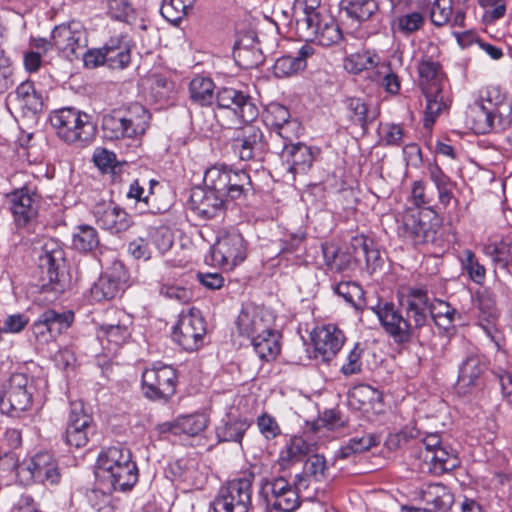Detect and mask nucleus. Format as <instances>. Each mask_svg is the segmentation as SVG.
Returning <instances> with one entry per match:
<instances>
[{
	"label": "nucleus",
	"mask_w": 512,
	"mask_h": 512,
	"mask_svg": "<svg viewBox=\"0 0 512 512\" xmlns=\"http://www.w3.org/2000/svg\"><path fill=\"white\" fill-rule=\"evenodd\" d=\"M402 306L405 309L406 317L392 302L379 301L370 307L384 331L397 344L408 343L413 338L419 337L422 329L427 326L425 300L420 291H413L410 288Z\"/></svg>",
	"instance_id": "nucleus-1"
},
{
	"label": "nucleus",
	"mask_w": 512,
	"mask_h": 512,
	"mask_svg": "<svg viewBox=\"0 0 512 512\" xmlns=\"http://www.w3.org/2000/svg\"><path fill=\"white\" fill-rule=\"evenodd\" d=\"M470 119L477 134L504 131L512 123V103L499 86H489L472 106Z\"/></svg>",
	"instance_id": "nucleus-2"
},
{
	"label": "nucleus",
	"mask_w": 512,
	"mask_h": 512,
	"mask_svg": "<svg viewBox=\"0 0 512 512\" xmlns=\"http://www.w3.org/2000/svg\"><path fill=\"white\" fill-rule=\"evenodd\" d=\"M64 262V251L58 242L46 240L38 257V267L42 274L41 292L47 294V301L56 300L69 285Z\"/></svg>",
	"instance_id": "nucleus-3"
},
{
	"label": "nucleus",
	"mask_w": 512,
	"mask_h": 512,
	"mask_svg": "<svg viewBox=\"0 0 512 512\" xmlns=\"http://www.w3.org/2000/svg\"><path fill=\"white\" fill-rule=\"evenodd\" d=\"M296 31L306 42L317 41L324 47L336 45L343 39L335 20L327 14H321L317 8V0L303 7L302 15L296 19Z\"/></svg>",
	"instance_id": "nucleus-4"
},
{
	"label": "nucleus",
	"mask_w": 512,
	"mask_h": 512,
	"mask_svg": "<svg viewBox=\"0 0 512 512\" xmlns=\"http://www.w3.org/2000/svg\"><path fill=\"white\" fill-rule=\"evenodd\" d=\"M50 122L58 137L69 144L84 147L96 137L97 127L91 116L74 107L53 111Z\"/></svg>",
	"instance_id": "nucleus-5"
},
{
	"label": "nucleus",
	"mask_w": 512,
	"mask_h": 512,
	"mask_svg": "<svg viewBox=\"0 0 512 512\" xmlns=\"http://www.w3.org/2000/svg\"><path fill=\"white\" fill-rule=\"evenodd\" d=\"M150 113L142 105H134L126 113L112 112L103 116L102 130L106 139H137L145 134Z\"/></svg>",
	"instance_id": "nucleus-6"
},
{
	"label": "nucleus",
	"mask_w": 512,
	"mask_h": 512,
	"mask_svg": "<svg viewBox=\"0 0 512 512\" xmlns=\"http://www.w3.org/2000/svg\"><path fill=\"white\" fill-rule=\"evenodd\" d=\"M251 474L229 480L222 485L213 500L214 512H249L252 508Z\"/></svg>",
	"instance_id": "nucleus-7"
},
{
	"label": "nucleus",
	"mask_w": 512,
	"mask_h": 512,
	"mask_svg": "<svg viewBox=\"0 0 512 512\" xmlns=\"http://www.w3.org/2000/svg\"><path fill=\"white\" fill-rule=\"evenodd\" d=\"M132 45L125 36L110 38L103 47L86 51L83 55L87 68L104 65L112 70H123L132 58Z\"/></svg>",
	"instance_id": "nucleus-8"
},
{
	"label": "nucleus",
	"mask_w": 512,
	"mask_h": 512,
	"mask_svg": "<svg viewBox=\"0 0 512 512\" xmlns=\"http://www.w3.org/2000/svg\"><path fill=\"white\" fill-rule=\"evenodd\" d=\"M16 477L23 485L39 482L53 486L59 484L61 473L50 453L39 452L16 466Z\"/></svg>",
	"instance_id": "nucleus-9"
},
{
	"label": "nucleus",
	"mask_w": 512,
	"mask_h": 512,
	"mask_svg": "<svg viewBox=\"0 0 512 512\" xmlns=\"http://www.w3.org/2000/svg\"><path fill=\"white\" fill-rule=\"evenodd\" d=\"M177 382L176 370L166 364H154L142 373L143 394L150 400L168 401L176 392Z\"/></svg>",
	"instance_id": "nucleus-10"
},
{
	"label": "nucleus",
	"mask_w": 512,
	"mask_h": 512,
	"mask_svg": "<svg viewBox=\"0 0 512 512\" xmlns=\"http://www.w3.org/2000/svg\"><path fill=\"white\" fill-rule=\"evenodd\" d=\"M29 379L23 373L12 374L3 385L0 393V409L3 413L17 417L32 404Z\"/></svg>",
	"instance_id": "nucleus-11"
},
{
	"label": "nucleus",
	"mask_w": 512,
	"mask_h": 512,
	"mask_svg": "<svg viewBox=\"0 0 512 512\" xmlns=\"http://www.w3.org/2000/svg\"><path fill=\"white\" fill-rule=\"evenodd\" d=\"M247 246L238 231H228L217 237L211 247L213 261L223 269L232 270L246 258Z\"/></svg>",
	"instance_id": "nucleus-12"
},
{
	"label": "nucleus",
	"mask_w": 512,
	"mask_h": 512,
	"mask_svg": "<svg viewBox=\"0 0 512 512\" xmlns=\"http://www.w3.org/2000/svg\"><path fill=\"white\" fill-rule=\"evenodd\" d=\"M232 149L242 161L260 162L264 159L268 147L261 129L254 125H246L236 131Z\"/></svg>",
	"instance_id": "nucleus-13"
},
{
	"label": "nucleus",
	"mask_w": 512,
	"mask_h": 512,
	"mask_svg": "<svg viewBox=\"0 0 512 512\" xmlns=\"http://www.w3.org/2000/svg\"><path fill=\"white\" fill-rule=\"evenodd\" d=\"M93 433V418L85 411L83 402H71L64 436L66 444L76 448L84 447Z\"/></svg>",
	"instance_id": "nucleus-14"
},
{
	"label": "nucleus",
	"mask_w": 512,
	"mask_h": 512,
	"mask_svg": "<svg viewBox=\"0 0 512 512\" xmlns=\"http://www.w3.org/2000/svg\"><path fill=\"white\" fill-rule=\"evenodd\" d=\"M206 328L202 317L194 312L182 313L172 332L173 340L186 351H195L203 344Z\"/></svg>",
	"instance_id": "nucleus-15"
},
{
	"label": "nucleus",
	"mask_w": 512,
	"mask_h": 512,
	"mask_svg": "<svg viewBox=\"0 0 512 512\" xmlns=\"http://www.w3.org/2000/svg\"><path fill=\"white\" fill-rule=\"evenodd\" d=\"M53 45L66 57L77 56L78 52L85 53L87 45L86 31L78 21L58 25L52 31Z\"/></svg>",
	"instance_id": "nucleus-16"
},
{
	"label": "nucleus",
	"mask_w": 512,
	"mask_h": 512,
	"mask_svg": "<svg viewBox=\"0 0 512 512\" xmlns=\"http://www.w3.org/2000/svg\"><path fill=\"white\" fill-rule=\"evenodd\" d=\"M215 99L218 108L230 110L242 122H252L258 116L257 106L242 91L225 87L217 92Z\"/></svg>",
	"instance_id": "nucleus-17"
},
{
	"label": "nucleus",
	"mask_w": 512,
	"mask_h": 512,
	"mask_svg": "<svg viewBox=\"0 0 512 512\" xmlns=\"http://www.w3.org/2000/svg\"><path fill=\"white\" fill-rule=\"evenodd\" d=\"M399 231L414 244H422L434 240L436 224L431 222L429 213L412 210L403 215Z\"/></svg>",
	"instance_id": "nucleus-18"
},
{
	"label": "nucleus",
	"mask_w": 512,
	"mask_h": 512,
	"mask_svg": "<svg viewBox=\"0 0 512 512\" xmlns=\"http://www.w3.org/2000/svg\"><path fill=\"white\" fill-rule=\"evenodd\" d=\"M272 323L271 313L262 307L247 304L242 307L237 317L236 327L239 335L251 339L259 333L267 332Z\"/></svg>",
	"instance_id": "nucleus-19"
},
{
	"label": "nucleus",
	"mask_w": 512,
	"mask_h": 512,
	"mask_svg": "<svg viewBox=\"0 0 512 512\" xmlns=\"http://www.w3.org/2000/svg\"><path fill=\"white\" fill-rule=\"evenodd\" d=\"M7 201L13 214L15 224L24 227L38 214L39 196L27 187L17 189L7 195Z\"/></svg>",
	"instance_id": "nucleus-20"
},
{
	"label": "nucleus",
	"mask_w": 512,
	"mask_h": 512,
	"mask_svg": "<svg viewBox=\"0 0 512 512\" xmlns=\"http://www.w3.org/2000/svg\"><path fill=\"white\" fill-rule=\"evenodd\" d=\"M391 13L394 15L391 21V29L394 33L410 36L421 30L425 24V16L420 11L405 12L410 0H389Z\"/></svg>",
	"instance_id": "nucleus-21"
},
{
	"label": "nucleus",
	"mask_w": 512,
	"mask_h": 512,
	"mask_svg": "<svg viewBox=\"0 0 512 512\" xmlns=\"http://www.w3.org/2000/svg\"><path fill=\"white\" fill-rule=\"evenodd\" d=\"M312 342L322 360L329 362L343 347L345 335L337 326L328 324L314 330Z\"/></svg>",
	"instance_id": "nucleus-22"
},
{
	"label": "nucleus",
	"mask_w": 512,
	"mask_h": 512,
	"mask_svg": "<svg viewBox=\"0 0 512 512\" xmlns=\"http://www.w3.org/2000/svg\"><path fill=\"white\" fill-rule=\"evenodd\" d=\"M227 199L205 187H196L190 195L191 209L203 219H212L224 214Z\"/></svg>",
	"instance_id": "nucleus-23"
},
{
	"label": "nucleus",
	"mask_w": 512,
	"mask_h": 512,
	"mask_svg": "<svg viewBox=\"0 0 512 512\" xmlns=\"http://www.w3.org/2000/svg\"><path fill=\"white\" fill-rule=\"evenodd\" d=\"M265 121L272 127L275 135L285 141H292L298 137L300 124L296 120H291L288 108L279 103H271L267 106Z\"/></svg>",
	"instance_id": "nucleus-24"
},
{
	"label": "nucleus",
	"mask_w": 512,
	"mask_h": 512,
	"mask_svg": "<svg viewBox=\"0 0 512 512\" xmlns=\"http://www.w3.org/2000/svg\"><path fill=\"white\" fill-rule=\"evenodd\" d=\"M126 272L121 265H115L103 273L91 288V295L96 301L111 300L124 290Z\"/></svg>",
	"instance_id": "nucleus-25"
},
{
	"label": "nucleus",
	"mask_w": 512,
	"mask_h": 512,
	"mask_svg": "<svg viewBox=\"0 0 512 512\" xmlns=\"http://www.w3.org/2000/svg\"><path fill=\"white\" fill-rule=\"evenodd\" d=\"M97 224L111 233L126 231L132 221L127 212L112 202L98 203L93 209Z\"/></svg>",
	"instance_id": "nucleus-26"
},
{
	"label": "nucleus",
	"mask_w": 512,
	"mask_h": 512,
	"mask_svg": "<svg viewBox=\"0 0 512 512\" xmlns=\"http://www.w3.org/2000/svg\"><path fill=\"white\" fill-rule=\"evenodd\" d=\"M315 451V443L306 440L302 436H292L280 449L277 464L281 471L289 470Z\"/></svg>",
	"instance_id": "nucleus-27"
},
{
	"label": "nucleus",
	"mask_w": 512,
	"mask_h": 512,
	"mask_svg": "<svg viewBox=\"0 0 512 512\" xmlns=\"http://www.w3.org/2000/svg\"><path fill=\"white\" fill-rule=\"evenodd\" d=\"M421 499L428 512H458L454 511L457 501L451 490L441 483L426 484L421 489Z\"/></svg>",
	"instance_id": "nucleus-28"
},
{
	"label": "nucleus",
	"mask_w": 512,
	"mask_h": 512,
	"mask_svg": "<svg viewBox=\"0 0 512 512\" xmlns=\"http://www.w3.org/2000/svg\"><path fill=\"white\" fill-rule=\"evenodd\" d=\"M282 158L287 164V169L293 174H305L312 167L315 153L312 147L292 141L283 140Z\"/></svg>",
	"instance_id": "nucleus-29"
},
{
	"label": "nucleus",
	"mask_w": 512,
	"mask_h": 512,
	"mask_svg": "<svg viewBox=\"0 0 512 512\" xmlns=\"http://www.w3.org/2000/svg\"><path fill=\"white\" fill-rule=\"evenodd\" d=\"M418 459L421 462L419 467L421 471L434 475H441L459 464L458 458L443 446L434 451L419 454Z\"/></svg>",
	"instance_id": "nucleus-30"
},
{
	"label": "nucleus",
	"mask_w": 512,
	"mask_h": 512,
	"mask_svg": "<svg viewBox=\"0 0 512 512\" xmlns=\"http://www.w3.org/2000/svg\"><path fill=\"white\" fill-rule=\"evenodd\" d=\"M102 489L107 491H127L138 481V468L134 461L116 467L110 477L96 478Z\"/></svg>",
	"instance_id": "nucleus-31"
},
{
	"label": "nucleus",
	"mask_w": 512,
	"mask_h": 512,
	"mask_svg": "<svg viewBox=\"0 0 512 512\" xmlns=\"http://www.w3.org/2000/svg\"><path fill=\"white\" fill-rule=\"evenodd\" d=\"M133 461L131 453L123 446H111L103 449L97 458L95 476L110 477L116 467Z\"/></svg>",
	"instance_id": "nucleus-32"
},
{
	"label": "nucleus",
	"mask_w": 512,
	"mask_h": 512,
	"mask_svg": "<svg viewBox=\"0 0 512 512\" xmlns=\"http://www.w3.org/2000/svg\"><path fill=\"white\" fill-rule=\"evenodd\" d=\"M173 481L189 488L200 489L205 483V475L194 459H179L170 465Z\"/></svg>",
	"instance_id": "nucleus-33"
},
{
	"label": "nucleus",
	"mask_w": 512,
	"mask_h": 512,
	"mask_svg": "<svg viewBox=\"0 0 512 512\" xmlns=\"http://www.w3.org/2000/svg\"><path fill=\"white\" fill-rule=\"evenodd\" d=\"M315 50L311 44H304L295 56L285 55L278 58L274 64V75L278 78H284L298 73L305 69L307 59L313 56Z\"/></svg>",
	"instance_id": "nucleus-34"
},
{
	"label": "nucleus",
	"mask_w": 512,
	"mask_h": 512,
	"mask_svg": "<svg viewBox=\"0 0 512 512\" xmlns=\"http://www.w3.org/2000/svg\"><path fill=\"white\" fill-rule=\"evenodd\" d=\"M498 316L499 312L494 300L488 296H482L479 299V326L494 343L496 349L500 350L502 337L495 326Z\"/></svg>",
	"instance_id": "nucleus-35"
},
{
	"label": "nucleus",
	"mask_w": 512,
	"mask_h": 512,
	"mask_svg": "<svg viewBox=\"0 0 512 512\" xmlns=\"http://www.w3.org/2000/svg\"><path fill=\"white\" fill-rule=\"evenodd\" d=\"M251 423L246 417L227 414L215 428L218 442L241 443Z\"/></svg>",
	"instance_id": "nucleus-36"
},
{
	"label": "nucleus",
	"mask_w": 512,
	"mask_h": 512,
	"mask_svg": "<svg viewBox=\"0 0 512 512\" xmlns=\"http://www.w3.org/2000/svg\"><path fill=\"white\" fill-rule=\"evenodd\" d=\"M413 291H420L423 294L425 300V316L427 317V326L430 324L432 319L435 324L444 329H448L455 320L457 311L450 306L449 303L442 300H434L429 302L427 291L423 288H412Z\"/></svg>",
	"instance_id": "nucleus-37"
},
{
	"label": "nucleus",
	"mask_w": 512,
	"mask_h": 512,
	"mask_svg": "<svg viewBox=\"0 0 512 512\" xmlns=\"http://www.w3.org/2000/svg\"><path fill=\"white\" fill-rule=\"evenodd\" d=\"M174 435L194 437L202 433L208 426V418L202 413L178 416L170 423L164 424Z\"/></svg>",
	"instance_id": "nucleus-38"
},
{
	"label": "nucleus",
	"mask_w": 512,
	"mask_h": 512,
	"mask_svg": "<svg viewBox=\"0 0 512 512\" xmlns=\"http://www.w3.org/2000/svg\"><path fill=\"white\" fill-rule=\"evenodd\" d=\"M419 84L423 92L443 90L445 75L438 62L423 59L418 65Z\"/></svg>",
	"instance_id": "nucleus-39"
},
{
	"label": "nucleus",
	"mask_w": 512,
	"mask_h": 512,
	"mask_svg": "<svg viewBox=\"0 0 512 512\" xmlns=\"http://www.w3.org/2000/svg\"><path fill=\"white\" fill-rule=\"evenodd\" d=\"M280 337V334L270 326L267 332L259 333L250 341L258 357L261 360L270 361L280 353Z\"/></svg>",
	"instance_id": "nucleus-40"
},
{
	"label": "nucleus",
	"mask_w": 512,
	"mask_h": 512,
	"mask_svg": "<svg viewBox=\"0 0 512 512\" xmlns=\"http://www.w3.org/2000/svg\"><path fill=\"white\" fill-rule=\"evenodd\" d=\"M10 101L28 112L37 113L42 109L43 100L40 93L35 90L34 83L27 80L20 83L14 93L9 95Z\"/></svg>",
	"instance_id": "nucleus-41"
},
{
	"label": "nucleus",
	"mask_w": 512,
	"mask_h": 512,
	"mask_svg": "<svg viewBox=\"0 0 512 512\" xmlns=\"http://www.w3.org/2000/svg\"><path fill=\"white\" fill-rule=\"evenodd\" d=\"M427 175L434 184L441 205L447 207L453 198V189L456 183L435 162L427 165Z\"/></svg>",
	"instance_id": "nucleus-42"
},
{
	"label": "nucleus",
	"mask_w": 512,
	"mask_h": 512,
	"mask_svg": "<svg viewBox=\"0 0 512 512\" xmlns=\"http://www.w3.org/2000/svg\"><path fill=\"white\" fill-rule=\"evenodd\" d=\"M204 187L210 191L229 199L228 165L217 164L208 168L204 173Z\"/></svg>",
	"instance_id": "nucleus-43"
},
{
	"label": "nucleus",
	"mask_w": 512,
	"mask_h": 512,
	"mask_svg": "<svg viewBox=\"0 0 512 512\" xmlns=\"http://www.w3.org/2000/svg\"><path fill=\"white\" fill-rule=\"evenodd\" d=\"M486 369V358L481 354L472 352L461 363L458 380L465 386L474 385Z\"/></svg>",
	"instance_id": "nucleus-44"
},
{
	"label": "nucleus",
	"mask_w": 512,
	"mask_h": 512,
	"mask_svg": "<svg viewBox=\"0 0 512 512\" xmlns=\"http://www.w3.org/2000/svg\"><path fill=\"white\" fill-rule=\"evenodd\" d=\"M483 252L502 268L512 262V235L503 237L500 241L489 242L484 245Z\"/></svg>",
	"instance_id": "nucleus-45"
},
{
	"label": "nucleus",
	"mask_w": 512,
	"mask_h": 512,
	"mask_svg": "<svg viewBox=\"0 0 512 512\" xmlns=\"http://www.w3.org/2000/svg\"><path fill=\"white\" fill-rule=\"evenodd\" d=\"M214 88L212 79L196 76L190 82V99L200 106L210 105L214 100Z\"/></svg>",
	"instance_id": "nucleus-46"
},
{
	"label": "nucleus",
	"mask_w": 512,
	"mask_h": 512,
	"mask_svg": "<svg viewBox=\"0 0 512 512\" xmlns=\"http://www.w3.org/2000/svg\"><path fill=\"white\" fill-rule=\"evenodd\" d=\"M341 8L349 18L360 22L369 20L379 9L376 0H342Z\"/></svg>",
	"instance_id": "nucleus-47"
},
{
	"label": "nucleus",
	"mask_w": 512,
	"mask_h": 512,
	"mask_svg": "<svg viewBox=\"0 0 512 512\" xmlns=\"http://www.w3.org/2000/svg\"><path fill=\"white\" fill-rule=\"evenodd\" d=\"M254 36H247L246 39H240L234 44V56L237 61L247 67H253L261 61V54L256 49Z\"/></svg>",
	"instance_id": "nucleus-48"
},
{
	"label": "nucleus",
	"mask_w": 512,
	"mask_h": 512,
	"mask_svg": "<svg viewBox=\"0 0 512 512\" xmlns=\"http://www.w3.org/2000/svg\"><path fill=\"white\" fill-rule=\"evenodd\" d=\"M352 402L359 404V409L368 411L369 409L376 410L377 405L382 402V393L370 385L361 384L355 386L349 393Z\"/></svg>",
	"instance_id": "nucleus-49"
},
{
	"label": "nucleus",
	"mask_w": 512,
	"mask_h": 512,
	"mask_svg": "<svg viewBox=\"0 0 512 512\" xmlns=\"http://www.w3.org/2000/svg\"><path fill=\"white\" fill-rule=\"evenodd\" d=\"M42 315L55 337L67 331L72 326L75 319L72 310L57 311L55 309H46L42 312Z\"/></svg>",
	"instance_id": "nucleus-50"
},
{
	"label": "nucleus",
	"mask_w": 512,
	"mask_h": 512,
	"mask_svg": "<svg viewBox=\"0 0 512 512\" xmlns=\"http://www.w3.org/2000/svg\"><path fill=\"white\" fill-rule=\"evenodd\" d=\"M286 491L296 490L292 489V485L284 477L263 478L259 485L258 495L260 501L263 503L268 500L278 498L282 494L286 493Z\"/></svg>",
	"instance_id": "nucleus-51"
},
{
	"label": "nucleus",
	"mask_w": 512,
	"mask_h": 512,
	"mask_svg": "<svg viewBox=\"0 0 512 512\" xmlns=\"http://www.w3.org/2000/svg\"><path fill=\"white\" fill-rule=\"evenodd\" d=\"M194 0H163L161 15L170 23L177 25L192 10Z\"/></svg>",
	"instance_id": "nucleus-52"
},
{
	"label": "nucleus",
	"mask_w": 512,
	"mask_h": 512,
	"mask_svg": "<svg viewBox=\"0 0 512 512\" xmlns=\"http://www.w3.org/2000/svg\"><path fill=\"white\" fill-rule=\"evenodd\" d=\"M229 199H238L253 190L252 181L247 172L243 169H234L228 166Z\"/></svg>",
	"instance_id": "nucleus-53"
},
{
	"label": "nucleus",
	"mask_w": 512,
	"mask_h": 512,
	"mask_svg": "<svg viewBox=\"0 0 512 512\" xmlns=\"http://www.w3.org/2000/svg\"><path fill=\"white\" fill-rule=\"evenodd\" d=\"M426 97L424 126L430 128L442 111L447 108L443 90L423 92Z\"/></svg>",
	"instance_id": "nucleus-54"
},
{
	"label": "nucleus",
	"mask_w": 512,
	"mask_h": 512,
	"mask_svg": "<svg viewBox=\"0 0 512 512\" xmlns=\"http://www.w3.org/2000/svg\"><path fill=\"white\" fill-rule=\"evenodd\" d=\"M379 443V436L374 434H364L360 437L356 436L349 439V441L341 447L339 456L344 459L349 458L354 454L363 453L377 446Z\"/></svg>",
	"instance_id": "nucleus-55"
},
{
	"label": "nucleus",
	"mask_w": 512,
	"mask_h": 512,
	"mask_svg": "<svg viewBox=\"0 0 512 512\" xmlns=\"http://www.w3.org/2000/svg\"><path fill=\"white\" fill-rule=\"evenodd\" d=\"M99 244L98 234L90 225H79L72 236V246L81 252H88Z\"/></svg>",
	"instance_id": "nucleus-56"
},
{
	"label": "nucleus",
	"mask_w": 512,
	"mask_h": 512,
	"mask_svg": "<svg viewBox=\"0 0 512 512\" xmlns=\"http://www.w3.org/2000/svg\"><path fill=\"white\" fill-rule=\"evenodd\" d=\"M378 63V57L370 51L356 52L344 61V67L349 73L358 74L363 70L373 68Z\"/></svg>",
	"instance_id": "nucleus-57"
},
{
	"label": "nucleus",
	"mask_w": 512,
	"mask_h": 512,
	"mask_svg": "<svg viewBox=\"0 0 512 512\" xmlns=\"http://www.w3.org/2000/svg\"><path fill=\"white\" fill-rule=\"evenodd\" d=\"M266 512H294L301 505L296 491H286L278 498L263 502Z\"/></svg>",
	"instance_id": "nucleus-58"
},
{
	"label": "nucleus",
	"mask_w": 512,
	"mask_h": 512,
	"mask_svg": "<svg viewBox=\"0 0 512 512\" xmlns=\"http://www.w3.org/2000/svg\"><path fill=\"white\" fill-rule=\"evenodd\" d=\"M364 347L360 343H355L345 354L340 372L346 376L357 375L362 372Z\"/></svg>",
	"instance_id": "nucleus-59"
},
{
	"label": "nucleus",
	"mask_w": 512,
	"mask_h": 512,
	"mask_svg": "<svg viewBox=\"0 0 512 512\" xmlns=\"http://www.w3.org/2000/svg\"><path fill=\"white\" fill-rule=\"evenodd\" d=\"M461 265L473 282L477 284L484 282L486 275L485 267L479 263L476 255L471 250L466 249L463 251Z\"/></svg>",
	"instance_id": "nucleus-60"
},
{
	"label": "nucleus",
	"mask_w": 512,
	"mask_h": 512,
	"mask_svg": "<svg viewBox=\"0 0 512 512\" xmlns=\"http://www.w3.org/2000/svg\"><path fill=\"white\" fill-rule=\"evenodd\" d=\"M151 248L154 247L159 253H165L173 244V234L168 227H151L147 231Z\"/></svg>",
	"instance_id": "nucleus-61"
},
{
	"label": "nucleus",
	"mask_w": 512,
	"mask_h": 512,
	"mask_svg": "<svg viewBox=\"0 0 512 512\" xmlns=\"http://www.w3.org/2000/svg\"><path fill=\"white\" fill-rule=\"evenodd\" d=\"M303 471L310 475L316 482L324 480L328 472V466L324 456L315 452L307 456L303 466Z\"/></svg>",
	"instance_id": "nucleus-62"
},
{
	"label": "nucleus",
	"mask_w": 512,
	"mask_h": 512,
	"mask_svg": "<svg viewBox=\"0 0 512 512\" xmlns=\"http://www.w3.org/2000/svg\"><path fill=\"white\" fill-rule=\"evenodd\" d=\"M130 336V331L125 324H105L101 326L100 337H105L107 341L116 347L121 346Z\"/></svg>",
	"instance_id": "nucleus-63"
},
{
	"label": "nucleus",
	"mask_w": 512,
	"mask_h": 512,
	"mask_svg": "<svg viewBox=\"0 0 512 512\" xmlns=\"http://www.w3.org/2000/svg\"><path fill=\"white\" fill-rule=\"evenodd\" d=\"M256 425L265 440L270 441L281 435V428L275 417L262 413L257 417Z\"/></svg>",
	"instance_id": "nucleus-64"
}]
</instances>
